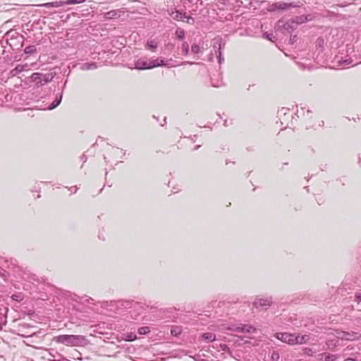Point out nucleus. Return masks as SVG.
Wrapping results in <instances>:
<instances>
[{
	"label": "nucleus",
	"mask_w": 361,
	"mask_h": 361,
	"mask_svg": "<svg viewBox=\"0 0 361 361\" xmlns=\"http://www.w3.org/2000/svg\"><path fill=\"white\" fill-rule=\"evenodd\" d=\"M61 73L60 67L55 66L50 68L47 73L35 72L30 76V80L37 87L43 86L51 82L54 78L59 79V75Z\"/></svg>",
	"instance_id": "nucleus-1"
},
{
	"label": "nucleus",
	"mask_w": 361,
	"mask_h": 361,
	"mask_svg": "<svg viewBox=\"0 0 361 361\" xmlns=\"http://www.w3.org/2000/svg\"><path fill=\"white\" fill-rule=\"evenodd\" d=\"M53 340L68 346H84L87 344L85 336L82 335H60L54 337Z\"/></svg>",
	"instance_id": "nucleus-2"
},
{
	"label": "nucleus",
	"mask_w": 361,
	"mask_h": 361,
	"mask_svg": "<svg viewBox=\"0 0 361 361\" xmlns=\"http://www.w3.org/2000/svg\"><path fill=\"white\" fill-rule=\"evenodd\" d=\"M206 0H181L185 10H188L192 15H199L207 8L208 4Z\"/></svg>",
	"instance_id": "nucleus-3"
},
{
	"label": "nucleus",
	"mask_w": 361,
	"mask_h": 361,
	"mask_svg": "<svg viewBox=\"0 0 361 361\" xmlns=\"http://www.w3.org/2000/svg\"><path fill=\"white\" fill-rule=\"evenodd\" d=\"M63 98V92H49L47 95L48 106L44 109L52 110L58 106Z\"/></svg>",
	"instance_id": "nucleus-4"
},
{
	"label": "nucleus",
	"mask_w": 361,
	"mask_h": 361,
	"mask_svg": "<svg viewBox=\"0 0 361 361\" xmlns=\"http://www.w3.org/2000/svg\"><path fill=\"white\" fill-rule=\"evenodd\" d=\"M273 304V298L270 295H257L255 297L252 305L256 309L267 310Z\"/></svg>",
	"instance_id": "nucleus-5"
},
{
	"label": "nucleus",
	"mask_w": 361,
	"mask_h": 361,
	"mask_svg": "<svg viewBox=\"0 0 361 361\" xmlns=\"http://www.w3.org/2000/svg\"><path fill=\"white\" fill-rule=\"evenodd\" d=\"M159 58L155 59H147L145 58L139 59L135 63V67L138 70L152 69L158 67Z\"/></svg>",
	"instance_id": "nucleus-6"
},
{
	"label": "nucleus",
	"mask_w": 361,
	"mask_h": 361,
	"mask_svg": "<svg viewBox=\"0 0 361 361\" xmlns=\"http://www.w3.org/2000/svg\"><path fill=\"white\" fill-rule=\"evenodd\" d=\"M301 5L298 4H295L294 2L286 3L283 1H279L276 3H273L268 7V11L270 12L276 11H285L288 10L290 8H296L300 7Z\"/></svg>",
	"instance_id": "nucleus-7"
},
{
	"label": "nucleus",
	"mask_w": 361,
	"mask_h": 361,
	"mask_svg": "<svg viewBox=\"0 0 361 361\" xmlns=\"http://www.w3.org/2000/svg\"><path fill=\"white\" fill-rule=\"evenodd\" d=\"M6 35L10 36V38L8 39V43L13 49H19L13 47L14 46H17V44H20V47H22L24 41V37L23 35H20L17 32L13 31L8 32Z\"/></svg>",
	"instance_id": "nucleus-8"
},
{
	"label": "nucleus",
	"mask_w": 361,
	"mask_h": 361,
	"mask_svg": "<svg viewBox=\"0 0 361 361\" xmlns=\"http://www.w3.org/2000/svg\"><path fill=\"white\" fill-rule=\"evenodd\" d=\"M278 117L281 121V124H286V126H289L290 123L288 121L289 118L290 120V125H293V117L292 115L289 114V109L285 107H282L280 110L278 111Z\"/></svg>",
	"instance_id": "nucleus-9"
},
{
	"label": "nucleus",
	"mask_w": 361,
	"mask_h": 361,
	"mask_svg": "<svg viewBox=\"0 0 361 361\" xmlns=\"http://www.w3.org/2000/svg\"><path fill=\"white\" fill-rule=\"evenodd\" d=\"M228 330L236 332H243V333H248L253 334L255 333L257 329L252 325L247 324H240L239 326L232 325L227 328Z\"/></svg>",
	"instance_id": "nucleus-10"
},
{
	"label": "nucleus",
	"mask_w": 361,
	"mask_h": 361,
	"mask_svg": "<svg viewBox=\"0 0 361 361\" xmlns=\"http://www.w3.org/2000/svg\"><path fill=\"white\" fill-rule=\"evenodd\" d=\"M34 92H20L19 101L23 104H29L35 101Z\"/></svg>",
	"instance_id": "nucleus-11"
},
{
	"label": "nucleus",
	"mask_w": 361,
	"mask_h": 361,
	"mask_svg": "<svg viewBox=\"0 0 361 361\" xmlns=\"http://www.w3.org/2000/svg\"><path fill=\"white\" fill-rule=\"evenodd\" d=\"M294 336L295 334H293L282 332H279L275 334V337L277 339L290 345H294Z\"/></svg>",
	"instance_id": "nucleus-12"
},
{
	"label": "nucleus",
	"mask_w": 361,
	"mask_h": 361,
	"mask_svg": "<svg viewBox=\"0 0 361 361\" xmlns=\"http://www.w3.org/2000/svg\"><path fill=\"white\" fill-rule=\"evenodd\" d=\"M168 14L174 20L178 21H185L184 17H186V13L182 12L176 8H171L167 10Z\"/></svg>",
	"instance_id": "nucleus-13"
},
{
	"label": "nucleus",
	"mask_w": 361,
	"mask_h": 361,
	"mask_svg": "<svg viewBox=\"0 0 361 361\" xmlns=\"http://www.w3.org/2000/svg\"><path fill=\"white\" fill-rule=\"evenodd\" d=\"M336 336L342 340L351 341L354 340L358 337V334L354 331L347 332V331H337Z\"/></svg>",
	"instance_id": "nucleus-14"
},
{
	"label": "nucleus",
	"mask_w": 361,
	"mask_h": 361,
	"mask_svg": "<svg viewBox=\"0 0 361 361\" xmlns=\"http://www.w3.org/2000/svg\"><path fill=\"white\" fill-rule=\"evenodd\" d=\"M226 42L221 37H216L213 39L212 47L215 51V54H217L219 51H223L225 48Z\"/></svg>",
	"instance_id": "nucleus-15"
},
{
	"label": "nucleus",
	"mask_w": 361,
	"mask_h": 361,
	"mask_svg": "<svg viewBox=\"0 0 361 361\" xmlns=\"http://www.w3.org/2000/svg\"><path fill=\"white\" fill-rule=\"evenodd\" d=\"M312 19V17L311 16V15H301L291 18V23L292 24H295L296 25H298L303 23L311 20Z\"/></svg>",
	"instance_id": "nucleus-16"
},
{
	"label": "nucleus",
	"mask_w": 361,
	"mask_h": 361,
	"mask_svg": "<svg viewBox=\"0 0 361 361\" xmlns=\"http://www.w3.org/2000/svg\"><path fill=\"white\" fill-rule=\"evenodd\" d=\"M4 92H0V99L1 100V105L3 104H6L8 106H13V104L11 103L12 99H13L14 94L12 92L7 93L6 95H4Z\"/></svg>",
	"instance_id": "nucleus-17"
},
{
	"label": "nucleus",
	"mask_w": 361,
	"mask_h": 361,
	"mask_svg": "<svg viewBox=\"0 0 361 361\" xmlns=\"http://www.w3.org/2000/svg\"><path fill=\"white\" fill-rule=\"evenodd\" d=\"M78 69L82 70V71H88V70H94L96 69L98 66L96 62L90 61V62H85L83 63H78L75 66Z\"/></svg>",
	"instance_id": "nucleus-18"
},
{
	"label": "nucleus",
	"mask_w": 361,
	"mask_h": 361,
	"mask_svg": "<svg viewBox=\"0 0 361 361\" xmlns=\"http://www.w3.org/2000/svg\"><path fill=\"white\" fill-rule=\"evenodd\" d=\"M40 7L52 8H58L61 6H64L63 1H56L52 2H48L45 4H42L39 5Z\"/></svg>",
	"instance_id": "nucleus-19"
},
{
	"label": "nucleus",
	"mask_w": 361,
	"mask_h": 361,
	"mask_svg": "<svg viewBox=\"0 0 361 361\" xmlns=\"http://www.w3.org/2000/svg\"><path fill=\"white\" fill-rule=\"evenodd\" d=\"M223 4L228 7L230 10L233 9L236 6L240 7L242 1L238 0H222Z\"/></svg>",
	"instance_id": "nucleus-20"
},
{
	"label": "nucleus",
	"mask_w": 361,
	"mask_h": 361,
	"mask_svg": "<svg viewBox=\"0 0 361 361\" xmlns=\"http://www.w3.org/2000/svg\"><path fill=\"white\" fill-rule=\"evenodd\" d=\"M309 339H310V336L308 335L296 336L295 334L294 345L305 343Z\"/></svg>",
	"instance_id": "nucleus-21"
},
{
	"label": "nucleus",
	"mask_w": 361,
	"mask_h": 361,
	"mask_svg": "<svg viewBox=\"0 0 361 361\" xmlns=\"http://www.w3.org/2000/svg\"><path fill=\"white\" fill-rule=\"evenodd\" d=\"M120 16L118 11L112 10L104 13V18L107 20L117 18Z\"/></svg>",
	"instance_id": "nucleus-22"
},
{
	"label": "nucleus",
	"mask_w": 361,
	"mask_h": 361,
	"mask_svg": "<svg viewBox=\"0 0 361 361\" xmlns=\"http://www.w3.org/2000/svg\"><path fill=\"white\" fill-rule=\"evenodd\" d=\"M37 53V49L35 45H29L25 48L23 50V54H34Z\"/></svg>",
	"instance_id": "nucleus-23"
},
{
	"label": "nucleus",
	"mask_w": 361,
	"mask_h": 361,
	"mask_svg": "<svg viewBox=\"0 0 361 361\" xmlns=\"http://www.w3.org/2000/svg\"><path fill=\"white\" fill-rule=\"evenodd\" d=\"M157 46H158V43L155 39L147 40V47L152 51H155L156 49L157 48Z\"/></svg>",
	"instance_id": "nucleus-24"
},
{
	"label": "nucleus",
	"mask_w": 361,
	"mask_h": 361,
	"mask_svg": "<svg viewBox=\"0 0 361 361\" xmlns=\"http://www.w3.org/2000/svg\"><path fill=\"white\" fill-rule=\"evenodd\" d=\"M202 339L212 342L216 339V335L211 332L204 333L202 336Z\"/></svg>",
	"instance_id": "nucleus-25"
},
{
	"label": "nucleus",
	"mask_w": 361,
	"mask_h": 361,
	"mask_svg": "<svg viewBox=\"0 0 361 361\" xmlns=\"http://www.w3.org/2000/svg\"><path fill=\"white\" fill-rule=\"evenodd\" d=\"M175 34H176V38L179 40H183L185 38V30L183 29L178 28L176 30Z\"/></svg>",
	"instance_id": "nucleus-26"
},
{
	"label": "nucleus",
	"mask_w": 361,
	"mask_h": 361,
	"mask_svg": "<svg viewBox=\"0 0 361 361\" xmlns=\"http://www.w3.org/2000/svg\"><path fill=\"white\" fill-rule=\"evenodd\" d=\"M284 28L285 30H286L287 31L290 32L289 30H293L296 28V27L298 25H296L295 24H292L291 23V19L290 20H288V22H286L284 25Z\"/></svg>",
	"instance_id": "nucleus-27"
},
{
	"label": "nucleus",
	"mask_w": 361,
	"mask_h": 361,
	"mask_svg": "<svg viewBox=\"0 0 361 361\" xmlns=\"http://www.w3.org/2000/svg\"><path fill=\"white\" fill-rule=\"evenodd\" d=\"M12 93L14 94L13 96V105L19 106V105H23V103H20L19 101V94L20 92H12Z\"/></svg>",
	"instance_id": "nucleus-28"
},
{
	"label": "nucleus",
	"mask_w": 361,
	"mask_h": 361,
	"mask_svg": "<svg viewBox=\"0 0 361 361\" xmlns=\"http://www.w3.org/2000/svg\"><path fill=\"white\" fill-rule=\"evenodd\" d=\"M182 332V329L180 326H173L171 329V335L174 336H177L180 335Z\"/></svg>",
	"instance_id": "nucleus-29"
},
{
	"label": "nucleus",
	"mask_w": 361,
	"mask_h": 361,
	"mask_svg": "<svg viewBox=\"0 0 361 361\" xmlns=\"http://www.w3.org/2000/svg\"><path fill=\"white\" fill-rule=\"evenodd\" d=\"M182 54L187 56L189 54V44L188 42H184L181 45Z\"/></svg>",
	"instance_id": "nucleus-30"
},
{
	"label": "nucleus",
	"mask_w": 361,
	"mask_h": 361,
	"mask_svg": "<svg viewBox=\"0 0 361 361\" xmlns=\"http://www.w3.org/2000/svg\"><path fill=\"white\" fill-rule=\"evenodd\" d=\"M325 44V40L322 37H318L315 42L316 47L322 49L324 47Z\"/></svg>",
	"instance_id": "nucleus-31"
},
{
	"label": "nucleus",
	"mask_w": 361,
	"mask_h": 361,
	"mask_svg": "<svg viewBox=\"0 0 361 361\" xmlns=\"http://www.w3.org/2000/svg\"><path fill=\"white\" fill-rule=\"evenodd\" d=\"M86 0H66L63 1L64 6L66 5H72V4H79L85 2Z\"/></svg>",
	"instance_id": "nucleus-32"
},
{
	"label": "nucleus",
	"mask_w": 361,
	"mask_h": 361,
	"mask_svg": "<svg viewBox=\"0 0 361 361\" xmlns=\"http://www.w3.org/2000/svg\"><path fill=\"white\" fill-rule=\"evenodd\" d=\"M191 51L195 54H199L202 52L201 48L197 44H193L191 47Z\"/></svg>",
	"instance_id": "nucleus-33"
},
{
	"label": "nucleus",
	"mask_w": 361,
	"mask_h": 361,
	"mask_svg": "<svg viewBox=\"0 0 361 361\" xmlns=\"http://www.w3.org/2000/svg\"><path fill=\"white\" fill-rule=\"evenodd\" d=\"M149 331H150V330H149V327H148V326H143V327H140V328L138 329V334H140V335H145V334H148Z\"/></svg>",
	"instance_id": "nucleus-34"
},
{
	"label": "nucleus",
	"mask_w": 361,
	"mask_h": 361,
	"mask_svg": "<svg viewBox=\"0 0 361 361\" xmlns=\"http://www.w3.org/2000/svg\"><path fill=\"white\" fill-rule=\"evenodd\" d=\"M262 36L264 38L269 39L270 41H272L273 39L275 38L273 33L264 32Z\"/></svg>",
	"instance_id": "nucleus-35"
},
{
	"label": "nucleus",
	"mask_w": 361,
	"mask_h": 361,
	"mask_svg": "<svg viewBox=\"0 0 361 361\" xmlns=\"http://www.w3.org/2000/svg\"><path fill=\"white\" fill-rule=\"evenodd\" d=\"M223 51H219V52H217V54H216V56H217V59H218V61H219V63L221 64L223 63V61H224V59L223 57V53H222Z\"/></svg>",
	"instance_id": "nucleus-36"
},
{
	"label": "nucleus",
	"mask_w": 361,
	"mask_h": 361,
	"mask_svg": "<svg viewBox=\"0 0 361 361\" xmlns=\"http://www.w3.org/2000/svg\"><path fill=\"white\" fill-rule=\"evenodd\" d=\"M186 18L185 22L188 24L193 25L195 23V18H192L191 16H187L186 17H184V19Z\"/></svg>",
	"instance_id": "nucleus-37"
},
{
	"label": "nucleus",
	"mask_w": 361,
	"mask_h": 361,
	"mask_svg": "<svg viewBox=\"0 0 361 361\" xmlns=\"http://www.w3.org/2000/svg\"><path fill=\"white\" fill-rule=\"evenodd\" d=\"M325 361H333L335 358V355L331 354H324Z\"/></svg>",
	"instance_id": "nucleus-38"
},
{
	"label": "nucleus",
	"mask_w": 361,
	"mask_h": 361,
	"mask_svg": "<svg viewBox=\"0 0 361 361\" xmlns=\"http://www.w3.org/2000/svg\"><path fill=\"white\" fill-rule=\"evenodd\" d=\"M297 40H298V36L296 35H291L289 39L288 44L290 45H293V44H294V43H295L297 42Z\"/></svg>",
	"instance_id": "nucleus-39"
},
{
	"label": "nucleus",
	"mask_w": 361,
	"mask_h": 361,
	"mask_svg": "<svg viewBox=\"0 0 361 361\" xmlns=\"http://www.w3.org/2000/svg\"><path fill=\"white\" fill-rule=\"evenodd\" d=\"M279 353L276 351H274L271 354V360L272 361H278L279 359Z\"/></svg>",
	"instance_id": "nucleus-40"
},
{
	"label": "nucleus",
	"mask_w": 361,
	"mask_h": 361,
	"mask_svg": "<svg viewBox=\"0 0 361 361\" xmlns=\"http://www.w3.org/2000/svg\"><path fill=\"white\" fill-rule=\"evenodd\" d=\"M304 353L308 356H312L314 352L309 348H304Z\"/></svg>",
	"instance_id": "nucleus-41"
},
{
	"label": "nucleus",
	"mask_w": 361,
	"mask_h": 361,
	"mask_svg": "<svg viewBox=\"0 0 361 361\" xmlns=\"http://www.w3.org/2000/svg\"><path fill=\"white\" fill-rule=\"evenodd\" d=\"M305 108H306V107H303V106H302V107L300 108V110H298V111H297V113H296L295 114L297 115V116H298V118H299L301 115H302V116H305Z\"/></svg>",
	"instance_id": "nucleus-42"
},
{
	"label": "nucleus",
	"mask_w": 361,
	"mask_h": 361,
	"mask_svg": "<svg viewBox=\"0 0 361 361\" xmlns=\"http://www.w3.org/2000/svg\"><path fill=\"white\" fill-rule=\"evenodd\" d=\"M168 65V63L166 61H164L163 59H159V65L158 66H166Z\"/></svg>",
	"instance_id": "nucleus-43"
},
{
	"label": "nucleus",
	"mask_w": 361,
	"mask_h": 361,
	"mask_svg": "<svg viewBox=\"0 0 361 361\" xmlns=\"http://www.w3.org/2000/svg\"><path fill=\"white\" fill-rule=\"evenodd\" d=\"M355 301L357 302H361V293H356L355 295Z\"/></svg>",
	"instance_id": "nucleus-44"
},
{
	"label": "nucleus",
	"mask_w": 361,
	"mask_h": 361,
	"mask_svg": "<svg viewBox=\"0 0 361 361\" xmlns=\"http://www.w3.org/2000/svg\"><path fill=\"white\" fill-rule=\"evenodd\" d=\"M351 61H351V59H347V60L343 61L342 62H341V61H339V63H340L341 64H345V65H348V64H350V62H351Z\"/></svg>",
	"instance_id": "nucleus-45"
},
{
	"label": "nucleus",
	"mask_w": 361,
	"mask_h": 361,
	"mask_svg": "<svg viewBox=\"0 0 361 361\" xmlns=\"http://www.w3.org/2000/svg\"><path fill=\"white\" fill-rule=\"evenodd\" d=\"M69 190L75 193L78 190V187L72 186V187L69 188Z\"/></svg>",
	"instance_id": "nucleus-46"
},
{
	"label": "nucleus",
	"mask_w": 361,
	"mask_h": 361,
	"mask_svg": "<svg viewBox=\"0 0 361 361\" xmlns=\"http://www.w3.org/2000/svg\"><path fill=\"white\" fill-rule=\"evenodd\" d=\"M311 114H312V111L308 109L307 110V114H306L307 117V118H310L311 117Z\"/></svg>",
	"instance_id": "nucleus-47"
},
{
	"label": "nucleus",
	"mask_w": 361,
	"mask_h": 361,
	"mask_svg": "<svg viewBox=\"0 0 361 361\" xmlns=\"http://www.w3.org/2000/svg\"><path fill=\"white\" fill-rule=\"evenodd\" d=\"M166 123V117H164V120H163V123H161L160 125H161V126H164Z\"/></svg>",
	"instance_id": "nucleus-48"
},
{
	"label": "nucleus",
	"mask_w": 361,
	"mask_h": 361,
	"mask_svg": "<svg viewBox=\"0 0 361 361\" xmlns=\"http://www.w3.org/2000/svg\"><path fill=\"white\" fill-rule=\"evenodd\" d=\"M12 298H13V300H20L18 299V297L17 295H13L12 296Z\"/></svg>",
	"instance_id": "nucleus-49"
},
{
	"label": "nucleus",
	"mask_w": 361,
	"mask_h": 361,
	"mask_svg": "<svg viewBox=\"0 0 361 361\" xmlns=\"http://www.w3.org/2000/svg\"><path fill=\"white\" fill-rule=\"evenodd\" d=\"M226 348H227L226 345L224 344L223 345H221V348L224 350L226 349Z\"/></svg>",
	"instance_id": "nucleus-50"
},
{
	"label": "nucleus",
	"mask_w": 361,
	"mask_h": 361,
	"mask_svg": "<svg viewBox=\"0 0 361 361\" xmlns=\"http://www.w3.org/2000/svg\"><path fill=\"white\" fill-rule=\"evenodd\" d=\"M345 361H356V360H355L354 359L348 358Z\"/></svg>",
	"instance_id": "nucleus-51"
},
{
	"label": "nucleus",
	"mask_w": 361,
	"mask_h": 361,
	"mask_svg": "<svg viewBox=\"0 0 361 361\" xmlns=\"http://www.w3.org/2000/svg\"><path fill=\"white\" fill-rule=\"evenodd\" d=\"M200 147V145L195 146L194 148V150H197V149H199Z\"/></svg>",
	"instance_id": "nucleus-52"
},
{
	"label": "nucleus",
	"mask_w": 361,
	"mask_h": 361,
	"mask_svg": "<svg viewBox=\"0 0 361 361\" xmlns=\"http://www.w3.org/2000/svg\"><path fill=\"white\" fill-rule=\"evenodd\" d=\"M298 64L299 65V66H300V68H302V69L304 68V66H303V65L300 64V63H298Z\"/></svg>",
	"instance_id": "nucleus-53"
},
{
	"label": "nucleus",
	"mask_w": 361,
	"mask_h": 361,
	"mask_svg": "<svg viewBox=\"0 0 361 361\" xmlns=\"http://www.w3.org/2000/svg\"><path fill=\"white\" fill-rule=\"evenodd\" d=\"M153 118H154V119H156L157 121H159V118H158V117H157L156 116H154H154H153Z\"/></svg>",
	"instance_id": "nucleus-54"
},
{
	"label": "nucleus",
	"mask_w": 361,
	"mask_h": 361,
	"mask_svg": "<svg viewBox=\"0 0 361 361\" xmlns=\"http://www.w3.org/2000/svg\"><path fill=\"white\" fill-rule=\"evenodd\" d=\"M66 82V81L64 82L63 85L61 87L62 90H63V89H64V87H65Z\"/></svg>",
	"instance_id": "nucleus-55"
},
{
	"label": "nucleus",
	"mask_w": 361,
	"mask_h": 361,
	"mask_svg": "<svg viewBox=\"0 0 361 361\" xmlns=\"http://www.w3.org/2000/svg\"><path fill=\"white\" fill-rule=\"evenodd\" d=\"M49 355H50L51 357H55V355H54V354H52L51 352H49Z\"/></svg>",
	"instance_id": "nucleus-56"
},
{
	"label": "nucleus",
	"mask_w": 361,
	"mask_h": 361,
	"mask_svg": "<svg viewBox=\"0 0 361 361\" xmlns=\"http://www.w3.org/2000/svg\"><path fill=\"white\" fill-rule=\"evenodd\" d=\"M254 86H255V85H249V87H248V89H249L250 87H254Z\"/></svg>",
	"instance_id": "nucleus-57"
},
{
	"label": "nucleus",
	"mask_w": 361,
	"mask_h": 361,
	"mask_svg": "<svg viewBox=\"0 0 361 361\" xmlns=\"http://www.w3.org/2000/svg\"><path fill=\"white\" fill-rule=\"evenodd\" d=\"M188 63H190V64H193L194 63L193 62H187Z\"/></svg>",
	"instance_id": "nucleus-58"
},
{
	"label": "nucleus",
	"mask_w": 361,
	"mask_h": 361,
	"mask_svg": "<svg viewBox=\"0 0 361 361\" xmlns=\"http://www.w3.org/2000/svg\"><path fill=\"white\" fill-rule=\"evenodd\" d=\"M324 125V121H322V124H319V126H323Z\"/></svg>",
	"instance_id": "nucleus-59"
},
{
	"label": "nucleus",
	"mask_w": 361,
	"mask_h": 361,
	"mask_svg": "<svg viewBox=\"0 0 361 361\" xmlns=\"http://www.w3.org/2000/svg\"><path fill=\"white\" fill-rule=\"evenodd\" d=\"M224 126H227V122L225 121Z\"/></svg>",
	"instance_id": "nucleus-60"
}]
</instances>
